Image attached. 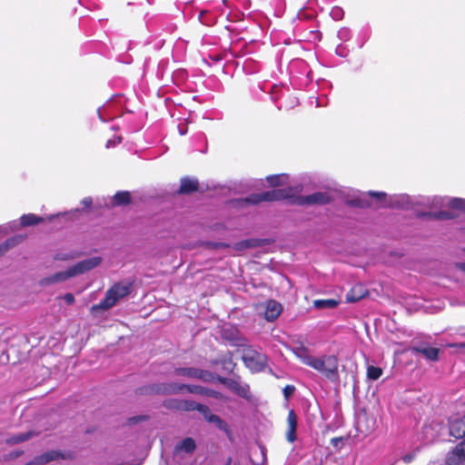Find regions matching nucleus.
Wrapping results in <instances>:
<instances>
[{"mask_svg": "<svg viewBox=\"0 0 465 465\" xmlns=\"http://www.w3.org/2000/svg\"><path fill=\"white\" fill-rule=\"evenodd\" d=\"M309 367L317 371L331 382H337L340 380L339 360L335 355L324 354L313 356L309 362Z\"/></svg>", "mask_w": 465, "mask_h": 465, "instance_id": "obj_1", "label": "nucleus"}, {"mask_svg": "<svg viewBox=\"0 0 465 465\" xmlns=\"http://www.w3.org/2000/svg\"><path fill=\"white\" fill-rule=\"evenodd\" d=\"M102 262L98 256L83 260L76 264L71 266L66 271L54 273V275L45 279L46 283H54L66 281L69 278L83 274L97 267Z\"/></svg>", "mask_w": 465, "mask_h": 465, "instance_id": "obj_2", "label": "nucleus"}, {"mask_svg": "<svg viewBox=\"0 0 465 465\" xmlns=\"http://www.w3.org/2000/svg\"><path fill=\"white\" fill-rule=\"evenodd\" d=\"M102 262L98 256L83 260L76 264L71 266L66 271L54 273V275L45 279L46 283H54L66 281L69 278L83 274L97 267Z\"/></svg>", "mask_w": 465, "mask_h": 465, "instance_id": "obj_3", "label": "nucleus"}, {"mask_svg": "<svg viewBox=\"0 0 465 465\" xmlns=\"http://www.w3.org/2000/svg\"><path fill=\"white\" fill-rule=\"evenodd\" d=\"M132 289V283L128 282H121L115 283L105 293L104 299L98 304L92 306L91 311L96 312L99 310L107 311L114 307L116 302L127 296Z\"/></svg>", "mask_w": 465, "mask_h": 465, "instance_id": "obj_4", "label": "nucleus"}, {"mask_svg": "<svg viewBox=\"0 0 465 465\" xmlns=\"http://www.w3.org/2000/svg\"><path fill=\"white\" fill-rule=\"evenodd\" d=\"M242 358L245 366L252 372L262 371L267 365V356L252 348L244 349Z\"/></svg>", "mask_w": 465, "mask_h": 465, "instance_id": "obj_5", "label": "nucleus"}, {"mask_svg": "<svg viewBox=\"0 0 465 465\" xmlns=\"http://www.w3.org/2000/svg\"><path fill=\"white\" fill-rule=\"evenodd\" d=\"M301 187H295V192L292 193L291 189H273L272 191L262 193L256 195L255 203L257 202H272L284 199H290L294 196L295 193L301 192Z\"/></svg>", "mask_w": 465, "mask_h": 465, "instance_id": "obj_6", "label": "nucleus"}, {"mask_svg": "<svg viewBox=\"0 0 465 465\" xmlns=\"http://www.w3.org/2000/svg\"><path fill=\"white\" fill-rule=\"evenodd\" d=\"M432 204L435 206H448L454 210L465 212V199L462 198L434 197Z\"/></svg>", "mask_w": 465, "mask_h": 465, "instance_id": "obj_7", "label": "nucleus"}, {"mask_svg": "<svg viewBox=\"0 0 465 465\" xmlns=\"http://www.w3.org/2000/svg\"><path fill=\"white\" fill-rule=\"evenodd\" d=\"M447 465H465V441H460L448 454L446 460Z\"/></svg>", "mask_w": 465, "mask_h": 465, "instance_id": "obj_8", "label": "nucleus"}, {"mask_svg": "<svg viewBox=\"0 0 465 465\" xmlns=\"http://www.w3.org/2000/svg\"><path fill=\"white\" fill-rule=\"evenodd\" d=\"M68 457V454L61 452L59 450H50L36 457L33 461L28 462L25 465H42L59 459L64 460L67 459Z\"/></svg>", "mask_w": 465, "mask_h": 465, "instance_id": "obj_9", "label": "nucleus"}, {"mask_svg": "<svg viewBox=\"0 0 465 465\" xmlns=\"http://www.w3.org/2000/svg\"><path fill=\"white\" fill-rule=\"evenodd\" d=\"M223 382L232 391L235 392L239 396L248 399L250 397V389L247 384L239 382L238 381L232 379H224Z\"/></svg>", "mask_w": 465, "mask_h": 465, "instance_id": "obj_10", "label": "nucleus"}, {"mask_svg": "<svg viewBox=\"0 0 465 465\" xmlns=\"http://www.w3.org/2000/svg\"><path fill=\"white\" fill-rule=\"evenodd\" d=\"M175 373L177 375L200 379L203 381H207L211 376L210 372L195 368H177L175 369Z\"/></svg>", "mask_w": 465, "mask_h": 465, "instance_id": "obj_11", "label": "nucleus"}, {"mask_svg": "<svg viewBox=\"0 0 465 465\" xmlns=\"http://www.w3.org/2000/svg\"><path fill=\"white\" fill-rule=\"evenodd\" d=\"M450 434L456 439L465 438V416L450 420Z\"/></svg>", "mask_w": 465, "mask_h": 465, "instance_id": "obj_12", "label": "nucleus"}, {"mask_svg": "<svg viewBox=\"0 0 465 465\" xmlns=\"http://www.w3.org/2000/svg\"><path fill=\"white\" fill-rule=\"evenodd\" d=\"M298 418L294 411L291 410L287 417V431L286 439L289 442H293L296 440V429H297Z\"/></svg>", "mask_w": 465, "mask_h": 465, "instance_id": "obj_13", "label": "nucleus"}, {"mask_svg": "<svg viewBox=\"0 0 465 465\" xmlns=\"http://www.w3.org/2000/svg\"><path fill=\"white\" fill-rule=\"evenodd\" d=\"M282 305L281 303L275 301H269L266 303V309L264 312V317L267 321L272 322L274 321L282 312Z\"/></svg>", "mask_w": 465, "mask_h": 465, "instance_id": "obj_14", "label": "nucleus"}, {"mask_svg": "<svg viewBox=\"0 0 465 465\" xmlns=\"http://www.w3.org/2000/svg\"><path fill=\"white\" fill-rule=\"evenodd\" d=\"M329 201V196L325 193H314L308 196L302 197L299 200L302 204H314V203H326Z\"/></svg>", "mask_w": 465, "mask_h": 465, "instance_id": "obj_15", "label": "nucleus"}, {"mask_svg": "<svg viewBox=\"0 0 465 465\" xmlns=\"http://www.w3.org/2000/svg\"><path fill=\"white\" fill-rule=\"evenodd\" d=\"M196 448L195 441L192 438H185L178 442L174 447V453H193Z\"/></svg>", "mask_w": 465, "mask_h": 465, "instance_id": "obj_16", "label": "nucleus"}, {"mask_svg": "<svg viewBox=\"0 0 465 465\" xmlns=\"http://www.w3.org/2000/svg\"><path fill=\"white\" fill-rule=\"evenodd\" d=\"M291 351L305 365L309 366V362L312 361L313 355L310 353L309 350L306 347L302 345L292 346L291 348Z\"/></svg>", "mask_w": 465, "mask_h": 465, "instance_id": "obj_17", "label": "nucleus"}, {"mask_svg": "<svg viewBox=\"0 0 465 465\" xmlns=\"http://www.w3.org/2000/svg\"><path fill=\"white\" fill-rule=\"evenodd\" d=\"M198 188V182L194 179L184 178L181 181L179 192L181 193H189L196 191Z\"/></svg>", "mask_w": 465, "mask_h": 465, "instance_id": "obj_18", "label": "nucleus"}, {"mask_svg": "<svg viewBox=\"0 0 465 465\" xmlns=\"http://www.w3.org/2000/svg\"><path fill=\"white\" fill-rule=\"evenodd\" d=\"M44 218L34 213L24 214L20 218L22 226H31L44 222Z\"/></svg>", "mask_w": 465, "mask_h": 465, "instance_id": "obj_19", "label": "nucleus"}, {"mask_svg": "<svg viewBox=\"0 0 465 465\" xmlns=\"http://www.w3.org/2000/svg\"><path fill=\"white\" fill-rule=\"evenodd\" d=\"M365 292L362 291L361 285L354 286L347 294L346 301L348 302H354L359 301L364 296Z\"/></svg>", "mask_w": 465, "mask_h": 465, "instance_id": "obj_20", "label": "nucleus"}, {"mask_svg": "<svg viewBox=\"0 0 465 465\" xmlns=\"http://www.w3.org/2000/svg\"><path fill=\"white\" fill-rule=\"evenodd\" d=\"M23 238L21 236H15L7 239L5 242L0 244V257L3 256L8 250L18 244Z\"/></svg>", "mask_w": 465, "mask_h": 465, "instance_id": "obj_21", "label": "nucleus"}, {"mask_svg": "<svg viewBox=\"0 0 465 465\" xmlns=\"http://www.w3.org/2000/svg\"><path fill=\"white\" fill-rule=\"evenodd\" d=\"M417 351L424 355L428 360L437 361L440 350L432 347H423L417 349Z\"/></svg>", "mask_w": 465, "mask_h": 465, "instance_id": "obj_22", "label": "nucleus"}, {"mask_svg": "<svg viewBox=\"0 0 465 465\" xmlns=\"http://www.w3.org/2000/svg\"><path fill=\"white\" fill-rule=\"evenodd\" d=\"M267 181L272 186L283 185L288 182V175L284 173L270 175L267 177Z\"/></svg>", "mask_w": 465, "mask_h": 465, "instance_id": "obj_23", "label": "nucleus"}, {"mask_svg": "<svg viewBox=\"0 0 465 465\" xmlns=\"http://www.w3.org/2000/svg\"><path fill=\"white\" fill-rule=\"evenodd\" d=\"M338 304L339 302L333 299L314 301V307L317 309L335 308Z\"/></svg>", "mask_w": 465, "mask_h": 465, "instance_id": "obj_24", "label": "nucleus"}, {"mask_svg": "<svg viewBox=\"0 0 465 465\" xmlns=\"http://www.w3.org/2000/svg\"><path fill=\"white\" fill-rule=\"evenodd\" d=\"M364 418H365L366 422H367L366 428L365 429L362 428V421H361V419L360 418L358 422H357V429L361 432L368 434L371 431H372V430L374 428L375 421L372 419H369L368 417H364Z\"/></svg>", "mask_w": 465, "mask_h": 465, "instance_id": "obj_25", "label": "nucleus"}, {"mask_svg": "<svg viewBox=\"0 0 465 465\" xmlns=\"http://www.w3.org/2000/svg\"><path fill=\"white\" fill-rule=\"evenodd\" d=\"M113 201L116 205L127 203L130 201V194L127 192H119L114 194Z\"/></svg>", "mask_w": 465, "mask_h": 465, "instance_id": "obj_26", "label": "nucleus"}, {"mask_svg": "<svg viewBox=\"0 0 465 465\" xmlns=\"http://www.w3.org/2000/svg\"><path fill=\"white\" fill-rule=\"evenodd\" d=\"M381 374L382 370L379 367L369 366L367 369V377L370 380L376 381L381 376Z\"/></svg>", "mask_w": 465, "mask_h": 465, "instance_id": "obj_27", "label": "nucleus"}, {"mask_svg": "<svg viewBox=\"0 0 465 465\" xmlns=\"http://www.w3.org/2000/svg\"><path fill=\"white\" fill-rule=\"evenodd\" d=\"M256 246V241L255 240H245L240 242H237L234 245V250L236 251H242L248 248H252Z\"/></svg>", "mask_w": 465, "mask_h": 465, "instance_id": "obj_28", "label": "nucleus"}, {"mask_svg": "<svg viewBox=\"0 0 465 465\" xmlns=\"http://www.w3.org/2000/svg\"><path fill=\"white\" fill-rule=\"evenodd\" d=\"M31 436H32L31 432L21 433V434H19L17 436H15V437H12L11 439H9L8 442L9 443H13V444H16V443L27 440L28 439L31 438Z\"/></svg>", "mask_w": 465, "mask_h": 465, "instance_id": "obj_29", "label": "nucleus"}, {"mask_svg": "<svg viewBox=\"0 0 465 465\" xmlns=\"http://www.w3.org/2000/svg\"><path fill=\"white\" fill-rule=\"evenodd\" d=\"M205 405L197 403L195 401H185L183 408L187 411L197 410L198 411H202L201 407H204Z\"/></svg>", "mask_w": 465, "mask_h": 465, "instance_id": "obj_30", "label": "nucleus"}, {"mask_svg": "<svg viewBox=\"0 0 465 465\" xmlns=\"http://www.w3.org/2000/svg\"><path fill=\"white\" fill-rule=\"evenodd\" d=\"M331 17L338 21L341 20L343 17V10L341 7H333L331 12Z\"/></svg>", "mask_w": 465, "mask_h": 465, "instance_id": "obj_31", "label": "nucleus"}, {"mask_svg": "<svg viewBox=\"0 0 465 465\" xmlns=\"http://www.w3.org/2000/svg\"><path fill=\"white\" fill-rule=\"evenodd\" d=\"M202 411L201 413L203 415L204 419L211 422L213 420V418H214L216 415L212 414L209 408L207 406L201 407Z\"/></svg>", "mask_w": 465, "mask_h": 465, "instance_id": "obj_32", "label": "nucleus"}, {"mask_svg": "<svg viewBox=\"0 0 465 465\" xmlns=\"http://www.w3.org/2000/svg\"><path fill=\"white\" fill-rule=\"evenodd\" d=\"M211 422L214 423L221 430L226 429L225 422L222 420L217 415L214 418H213V420Z\"/></svg>", "mask_w": 465, "mask_h": 465, "instance_id": "obj_33", "label": "nucleus"}, {"mask_svg": "<svg viewBox=\"0 0 465 465\" xmlns=\"http://www.w3.org/2000/svg\"><path fill=\"white\" fill-rule=\"evenodd\" d=\"M368 195H370L371 197H374L378 201H380V200H381V199L386 197V193H385L371 192V191L368 193Z\"/></svg>", "mask_w": 465, "mask_h": 465, "instance_id": "obj_34", "label": "nucleus"}, {"mask_svg": "<svg viewBox=\"0 0 465 465\" xmlns=\"http://www.w3.org/2000/svg\"><path fill=\"white\" fill-rule=\"evenodd\" d=\"M121 143V137H117L114 140L110 139L106 143V148H111Z\"/></svg>", "mask_w": 465, "mask_h": 465, "instance_id": "obj_35", "label": "nucleus"}, {"mask_svg": "<svg viewBox=\"0 0 465 465\" xmlns=\"http://www.w3.org/2000/svg\"><path fill=\"white\" fill-rule=\"evenodd\" d=\"M294 391V387L292 386V385H287L284 389H283V394L285 396V398H288L290 395H292Z\"/></svg>", "mask_w": 465, "mask_h": 465, "instance_id": "obj_36", "label": "nucleus"}, {"mask_svg": "<svg viewBox=\"0 0 465 465\" xmlns=\"http://www.w3.org/2000/svg\"><path fill=\"white\" fill-rule=\"evenodd\" d=\"M63 300L67 303V304H72L74 303V297L72 293H66L63 296Z\"/></svg>", "mask_w": 465, "mask_h": 465, "instance_id": "obj_37", "label": "nucleus"}, {"mask_svg": "<svg viewBox=\"0 0 465 465\" xmlns=\"http://www.w3.org/2000/svg\"><path fill=\"white\" fill-rule=\"evenodd\" d=\"M349 30L346 29V28H342L341 29L339 32H338V36L341 38V39H346L347 37H349Z\"/></svg>", "mask_w": 465, "mask_h": 465, "instance_id": "obj_38", "label": "nucleus"}, {"mask_svg": "<svg viewBox=\"0 0 465 465\" xmlns=\"http://www.w3.org/2000/svg\"><path fill=\"white\" fill-rule=\"evenodd\" d=\"M71 258H73V256L69 253H58L55 255L56 260L64 261V260H69Z\"/></svg>", "mask_w": 465, "mask_h": 465, "instance_id": "obj_39", "label": "nucleus"}, {"mask_svg": "<svg viewBox=\"0 0 465 465\" xmlns=\"http://www.w3.org/2000/svg\"><path fill=\"white\" fill-rule=\"evenodd\" d=\"M178 129H179L180 134H182V135H184L188 131L186 124H179Z\"/></svg>", "mask_w": 465, "mask_h": 465, "instance_id": "obj_40", "label": "nucleus"}, {"mask_svg": "<svg viewBox=\"0 0 465 465\" xmlns=\"http://www.w3.org/2000/svg\"><path fill=\"white\" fill-rule=\"evenodd\" d=\"M210 245H211L213 248H215V249H218V248H224V247H227V246H228L227 244L223 243V242L210 243Z\"/></svg>", "mask_w": 465, "mask_h": 465, "instance_id": "obj_41", "label": "nucleus"}, {"mask_svg": "<svg viewBox=\"0 0 465 465\" xmlns=\"http://www.w3.org/2000/svg\"><path fill=\"white\" fill-rule=\"evenodd\" d=\"M82 203H83L86 208H88V207H90V206H91V204H92V199H91V198H89V197H86V198H84V199L82 201Z\"/></svg>", "mask_w": 465, "mask_h": 465, "instance_id": "obj_42", "label": "nucleus"}, {"mask_svg": "<svg viewBox=\"0 0 465 465\" xmlns=\"http://www.w3.org/2000/svg\"><path fill=\"white\" fill-rule=\"evenodd\" d=\"M327 104L326 99H318L317 100V106H325Z\"/></svg>", "mask_w": 465, "mask_h": 465, "instance_id": "obj_43", "label": "nucleus"}, {"mask_svg": "<svg viewBox=\"0 0 465 465\" xmlns=\"http://www.w3.org/2000/svg\"><path fill=\"white\" fill-rule=\"evenodd\" d=\"M399 199H401V203H404L408 202L409 197L407 195H401L399 196Z\"/></svg>", "mask_w": 465, "mask_h": 465, "instance_id": "obj_44", "label": "nucleus"}, {"mask_svg": "<svg viewBox=\"0 0 465 465\" xmlns=\"http://www.w3.org/2000/svg\"><path fill=\"white\" fill-rule=\"evenodd\" d=\"M440 218H450L451 215H450L448 213H440L439 215Z\"/></svg>", "mask_w": 465, "mask_h": 465, "instance_id": "obj_45", "label": "nucleus"}, {"mask_svg": "<svg viewBox=\"0 0 465 465\" xmlns=\"http://www.w3.org/2000/svg\"><path fill=\"white\" fill-rule=\"evenodd\" d=\"M97 114H98V115H99V118H100L102 121H104V122H105V121H106V119H105V118L103 116V114H102V110H101V108H99V109L97 110Z\"/></svg>", "mask_w": 465, "mask_h": 465, "instance_id": "obj_46", "label": "nucleus"}, {"mask_svg": "<svg viewBox=\"0 0 465 465\" xmlns=\"http://www.w3.org/2000/svg\"><path fill=\"white\" fill-rule=\"evenodd\" d=\"M341 441V439L340 438H333L331 440V443L333 446H337L338 442Z\"/></svg>", "mask_w": 465, "mask_h": 465, "instance_id": "obj_47", "label": "nucleus"}, {"mask_svg": "<svg viewBox=\"0 0 465 465\" xmlns=\"http://www.w3.org/2000/svg\"><path fill=\"white\" fill-rule=\"evenodd\" d=\"M449 346H450V347L464 348V347H465V343H460V344H450Z\"/></svg>", "mask_w": 465, "mask_h": 465, "instance_id": "obj_48", "label": "nucleus"}, {"mask_svg": "<svg viewBox=\"0 0 465 465\" xmlns=\"http://www.w3.org/2000/svg\"><path fill=\"white\" fill-rule=\"evenodd\" d=\"M458 267H459L461 271L465 272V262L459 263V264H458Z\"/></svg>", "mask_w": 465, "mask_h": 465, "instance_id": "obj_49", "label": "nucleus"}, {"mask_svg": "<svg viewBox=\"0 0 465 465\" xmlns=\"http://www.w3.org/2000/svg\"><path fill=\"white\" fill-rule=\"evenodd\" d=\"M336 53L339 54V55H344L342 50H341V47H337L336 49Z\"/></svg>", "mask_w": 465, "mask_h": 465, "instance_id": "obj_50", "label": "nucleus"}]
</instances>
